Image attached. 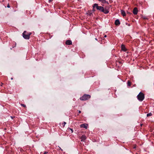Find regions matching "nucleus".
<instances>
[{
	"label": "nucleus",
	"instance_id": "6e6552de",
	"mask_svg": "<svg viewBox=\"0 0 154 154\" xmlns=\"http://www.w3.org/2000/svg\"><path fill=\"white\" fill-rule=\"evenodd\" d=\"M115 23L116 26H119L120 24V22L119 20L118 19L116 20Z\"/></svg>",
	"mask_w": 154,
	"mask_h": 154
},
{
	"label": "nucleus",
	"instance_id": "a211bd4d",
	"mask_svg": "<svg viewBox=\"0 0 154 154\" xmlns=\"http://www.w3.org/2000/svg\"><path fill=\"white\" fill-rule=\"evenodd\" d=\"M63 124H64V125H63V126H64V125H65L66 124V123L65 122H63Z\"/></svg>",
	"mask_w": 154,
	"mask_h": 154
},
{
	"label": "nucleus",
	"instance_id": "2eb2a0df",
	"mask_svg": "<svg viewBox=\"0 0 154 154\" xmlns=\"http://www.w3.org/2000/svg\"><path fill=\"white\" fill-rule=\"evenodd\" d=\"M21 105L24 107H26V106L25 104H21Z\"/></svg>",
	"mask_w": 154,
	"mask_h": 154
},
{
	"label": "nucleus",
	"instance_id": "c756f323",
	"mask_svg": "<svg viewBox=\"0 0 154 154\" xmlns=\"http://www.w3.org/2000/svg\"><path fill=\"white\" fill-rule=\"evenodd\" d=\"M142 124H141V126H142Z\"/></svg>",
	"mask_w": 154,
	"mask_h": 154
},
{
	"label": "nucleus",
	"instance_id": "aec40b11",
	"mask_svg": "<svg viewBox=\"0 0 154 154\" xmlns=\"http://www.w3.org/2000/svg\"><path fill=\"white\" fill-rule=\"evenodd\" d=\"M81 112V111H80V110L79 111V113H80Z\"/></svg>",
	"mask_w": 154,
	"mask_h": 154
},
{
	"label": "nucleus",
	"instance_id": "f03ea898",
	"mask_svg": "<svg viewBox=\"0 0 154 154\" xmlns=\"http://www.w3.org/2000/svg\"><path fill=\"white\" fill-rule=\"evenodd\" d=\"M137 98L139 101H142L144 98V94L143 93L140 92L137 96Z\"/></svg>",
	"mask_w": 154,
	"mask_h": 154
},
{
	"label": "nucleus",
	"instance_id": "f3484780",
	"mask_svg": "<svg viewBox=\"0 0 154 154\" xmlns=\"http://www.w3.org/2000/svg\"><path fill=\"white\" fill-rule=\"evenodd\" d=\"M88 15L91 16V15H92V13L91 12L89 13H88Z\"/></svg>",
	"mask_w": 154,
	"mask_h": 154
},
{
	"label": "nucleus",
	"instance_id": "7ed1b4c3",
	"mask_svg": "<svg viewBox=\"0 0 154 154\" xmlns=\"http://www.w3.org/2000/svg\"><path fill=\"white\" fill-rule=\"evenodd\" d=\"M91 97V96L88 94L84 95L83 96L80 98V99L82 100H85L89 99Z\"/></svg>",
	"mask_w": 154,
	"mask_h": 154
},
{
	"label": "nucleus",
	"instance_id": "f8f14e48",
	"mask_svg": "<svg viewBox=\"0 0 154 154\" xmlns=\"http://www.w3.org/2000/svg\"><path fill=\"white\" fill-rule=\"evenodd\" d=\"M121 14H122V15L123 16H125L126 15V14L125 12V11L123 10H121Z\"/></svg>",
	"mask_w": 154,
	"mask_h": 154
},
{
	"label": "nucleus",
	"instance_id": "0eeeda50",
	"mask_svg": "<svg viewBox=\"0 0 154 154\" xmlns=\"http://www.w3.org/2000/svg\"><path fill=\"white\" fill-rule=\"evenodd\" d=\"M88 125L86 124H83L80 125V127L82 128H84L87 129V128Z\"/></svg>",
	"mask_w": 154,
	"mask_h": 154
},
{
	"label": "nucleus",
	"instance_id": "4468645a",
	"mask_svg": "<svg viewBox=\"0 0 154 154\" xmlns=\"http://www.w3.org/2000/svg\"><path fill=\"white\" fill-rule=\"evenodd\" d=\"M128 85V86H130L131 85V83L129 81H128V83H127Z\"/></svg>",
	"mask_w": 154,
	"mask_h": 154
},
{
	"label": "nucleus",
	"instance_id": "393cba45",
	"mask_svg": "<svg viewBox=\"0 0 154 154\" xmlns=\"http://www.w3.org/2000/svg\"><path fill=\"white\" fill-rule=\"evenodd\" d=\"M1 85H2L3 84L2 83H1Z\"/></svg>",
	"mask_w": 154,
	"mask_h": 154
},
{
	"label": "nucleus",
	"instance_id": "ddd939ff",
	"mask_svg": "<svg viewBox=\"0 0 154 154\" xmlns=\"http://www.w3.org/2000/svg\"><path fill=\"white\" fill-rule=\"evenodd\" d=\"M152 115V114L151 113H149L147 114V117L151 116Z\"/></svg>",
	"mask_w": 154,
	"mask_h": 154
},
{
	"label": "nucleus",
	"instance_id": "20e7f679",
	"mask_svg": "<svg viewBox=\"0 0 154 154\" xmlns=\"http://www.w3.org/2000/svg\"><path fill=\"white\" fill-rule=\"evenodd\" d=\"M95 7H96V8L97 10H100L101 11H102V10H103V7L98 6V5L97 4H94L93 6V8H94Z\"/></svg>",
	"mask_w": 154,
	"mask_h": 154
},
{
	"label": "nucleus",
	"instance_id": "423d86ee",
	"mask_svg": "<svg viewBox=\"0 0 154 154\" xmlns=\"http://www.w3.org/2000/svg\"><path fill=\"white\" fill-rule=\"evenodd\" d=\"M102 12H103L105 14H107L109 12V11L108 9H107L106 8L104 9L103 8V10H102Z\"/></svg>",
	"mask_w": 154,
	"mask_h": 154
},
{
	"label": "nucleus",
	"instance_id": "bb28decb",
	"mask_svg": "<svg viewBox=\"0 0 154 154\" xmlns=\"http://www.w3.org/2000/svg\"><path fill=\"white\" fill-rule=\"evenodd\" d=\"M136 148V146H134V148Z\"/></svg>",
	"mask_w": 154,
	"mask_h": 154
},
{
	"label": "nucleus",
	"instance_id": "39448f33",
	"mask_svg": "<svg viewBox=\"0 0 154 154\" xmlns=\"http://www.w3.org/2000/svg\"><path fill=\"white\" fill-rule=\"evenodd\" d=\"M133 12V13L135 15L137 14L138 13V10L137 8H135L134 9Z\"/></svg>",
	"mask_w": 154,
	"mask_h": 154
},
{
	"label": "nucleus",
	"instance_id": "b1692460",
	"mask_svg": "<svg viewBox=\"0 0 154 154\" xmlns=\"http://www.w3.org/2000/svg\"><path fill=\"white\" fill-rule=\"evenodd\" d=\"M11 80H13V78H11Z\"/></svg>",
	"mask_w": 154,
	"mask_h": 154
},
{
	"label": "nucleus",
	"instance_id": "5701e85b",
	"mask_svg": "<svg viewBox=\"0 0 154 154\" xmlns=\"http://www.w3.org/2000/svg\"><path fill=\"white\" fill-rule=\"evenodd\" d=\"M106 37V35H105L104 36V37Z\"/></svg>",
	"mask_w": 154,
	"mask_h": 154
},
{
	"label": "nucleus",
	"instance_id": "c85d7f7f",
	"mask_svg": "<svg viewBox=\"0 0 154 154\" xmlns=\"http://www.w3.org/2000/svg\"><path fill=\"white\" fill-rule=\"evenodd\" d=\"M11 118H12V119H13V117H12V116L11 117Z\"/></svg>",
	"mask_w": 154,
	"mask_h": 154
},
{
	"label": "nucleus",
	"instance_id": "cd10ccee",
	"mask_svg": "<svg viewBox=\"0 0 154 154\" xmlns=\"http://www.w3.org/2000/svg\"><path fill=\"white\" fill-rule=\"evenodd\" d=\"M95 39L96 40H97V38H95Z\"/></svg>",
	"mask_w": 154,
	"mask_h": 154
},
{
	"label": "nucleus",
	"instance_id": "6ab92c4d",
	"mask_svg": "<svg viewBox=\"0 0 154 154\" xmlns=\"http://www.w3.org/2000/svg\"><path fill=\"white\" fill-rule=\"evenodd\" d=\"M48 153V152H45L44 153V154H47Z\"/></svg>",
	"mask_w": 154,
	"mask_h": 154
},
{
	"label": "nucleus",
	"instance_id": "9b49d317",
	"mask_svg": "<svg viewBox=\"0 0 154 154\" xmlns=\"http://www.w3.org/2000/svg\"><path fill=\"white\" fill-rule=\"evenodd\" d=\"M121 49L122 50L124 51H125L126 50L125 45L123 44H122L121 45Z\"/></svg>",
	"mask_w": 154,
	"mask_h": 154
},
{
	"label": "nucleus",
	"instance_id": "412c9836",
	"mask_svg": "<svg viewBox=\"0 0 154 154\" xmlns=\"http://www.w3.org/2000/svg\"><path fill=\"white\" fill-rule=\"evenodd\" d=\"M52 1H53V0H49V2H52Z\"/></svg>",
	"mask_w": 154,
	"mask_h": 154
},
{
	"label": "nucleus",
	"instance_id": "a878e982",
	"mask_svg": "<svg viewBox=\"0 0 154 154\" xmlns=\"http://www.w3.org/2000/svg\"><path fill=\"white\" fill-rule=\"evenodd\" d=\"M1 85H2L3 84L2 83H1Z\"/></svg>",
	"mask_w": 154,
	"mask_h": 154
},
{
	"label": "nucleus",
	"instance_id": "f257e3e1",
	"mask_svg": "<svg viewBox=\"0 0 154 154\" xmlns=\"http://www.w3.org/2000/svg\"><path fill=\"white\" fill-rule=\"evenodd\" d=\"M31 33H28L26 31H24L23 33V37L26 39H28L30 38Z\"/></svg>",
	"mask_w": 154,
	"mask_h": 154
},
{
	"label": "nucleus",
	"instance_id": "dca6fc26",
	"mask_svg": "<svg viewBox=\"0 0 154 154\" xmlns=\"http://www.w3.org/2000/svg\"><path fill=\"white\" fill-rule=\"evenodd\" d=\"M7 7L8 8H10V5H9V4H8V5H7Z\"/></svg>",
	"mask_w": 154,
	"mask_h": 154
},
{
	"label": "nucleus",
	"instance_id": "1a4fd4ad",
	"mask_svg": "<svg viewBox=\"0 0 154 154\" xmlns=\"http://www.w3.org/2000/svg\"><path fill=\"white\" fill-rule=\"evenodd\" d=\"M66 44L67 45H71L72 44V42L71 40H67L66 41Z\"/></svg>",
	"mask_w": 154,
	"mask_h": 154
},
{
	"label": "nucleus",
	"instance_id": "9d476101",
	"mask_svg": "<svg viewBox=\"0 0 154 154\" xmlns=\"http://www.w3.org/2000/svg\"><path fill=\"white\" fill-rule=\"evenodd\" d=\"M86 136L85 135H82L81 137V141H84L86 139Z\"/></svg>",
	"mask_w": 154,
	"mask_h": 154
},
{
	"label": "nucleus",
	"instance_id": "4be33fe9",
	"mask_svg": "<svg viewBox=\"0 0 154 154\" xmlns=\"http://www.w3.org/2000/svg\"><path fill=\"white\" fill-rule=\"evenodd\" d=\"M70 129L72 131V132H73V130H72V129H71V128H70Z\"/></svg>",
	"mask_w": 154,
	"mask_h": 154
}]
</instances>
